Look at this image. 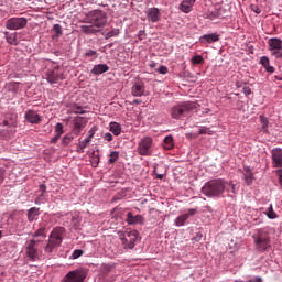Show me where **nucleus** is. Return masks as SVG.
<instances>
[{
  "instance_id": "412c9836",
  "label": "nucleus",
  "mask_w": 282,
  "mask_h": 282,
  "mask_svg": "<svg viewBox=\"0 0 282 282\" xmlns=\"http://www.w3.org/2000/svg\"><path fill=\"white\" fill-rule=\"evenodd\" d=\"M31 237L33 239H39V237H41L42 239H46V237H47V227H45V225L40 226V228L36 231L31 234Z\"/></svg>"
},
{
  "instance_id": "f03ea898",
  "label": "nucleus",
  "mask_w": 282,
  "mask_h": 282,
  "mask_svg": "<svg viewBox=\"0 0 282 282\" xmlns=\"http://www.w3.org/2000/svg\"><path fill=\"white\" fill-rule=\"evenodd\" d=\"M226 186H228V182H226L221 178L212 180V181L205 183V185L202 187V193L206 197H212V198L224 197V193H226V191H228V188Z\"/></svg>"
},
{
  "instance_id": "b1692460",
  "label": "nucleus",
  "mask_w": 282,
  "mask_h": 282,
  "mask_svg": "<svg viewBox=\"0 0 282 282\" xmlns=\"http://www.w3.org/2000/svg\"><path fill=\"white\" fill-rule=\"evenodd\" d=\"M260 65H262L268 74H274V66H270V58H268V56H262L260 58Z\"/></svg>"
},
{
  "instance_id": "5fc2aeb1",
  "label": "nucleus",
  "mask_w": 282,
  "mask_h": 282,
  "mask_svg": "<svg viewBox=\"0 0 282 282\" xmlns=\"http://www.w3.org/2000/svg\"><path fill=\"white\" fill-rule=\"evenodd\" d=\"M40 191L42 192V194L40 195V197H43V195H45V191H47V186H45V184H41V185H40Z\"/></svg>"
},
{
  "instance_id": "69168bd1",
  "label": "nucleus",
  "mask_w": 282,
  "mask_h": 282,
  "mask_svg": "<svg viewBox=\"0 0 282 282\" xmlns=\"http://www.w3.org/2000/svg\"><path fill=\"white\" fill-rule=\"evenodd\" d=\"M4 127H8V121H3Z\"/></svg>"
},
{
  "instance_id": "2f4dec72",
  "label": "nucleus",
  "mask_w": 282,
  "mask_h": 282,
  "mask_svg": "<svg viewBox=\"0 0 282 282\" xmlns=\"http://www.w3.org/2000/svg\"><path fill=\"white\" fill-rule=\"evenodd\" d=\"M73 141H74V137L72 134H66L62 139V144L63 147H69V144H72Z\"/></svg>"
},
{
  "instance_id": "aec40b11",
  "label": "nucleus",
  "mask_w": 282,
  "mask_h": 282,
  "mask_svg": "<svg viewBox=\"0 0 282 282\" xmlns=\"http://www.w3.org/2000/svg\"><path fill=\"white\" fill-rule=\"evenodd\" d=\"M195 1L197 0H183L180 4V10L185 14H188V12L193 10V6H195Z\"/></svg>"
},
{
  "instance_id": "f8f14e48",
  "label": "nucleus",
  "mask_w": 282,
  "mask_h": 282,
  "mask_svg": "<svg viewBox=\"0 0 282 282\" xmlns=\"http://www.w3.org/2000/svg\"><path fill=\"white\" fill-rule=\"evenodd\" d=\"M64 232H65V228L63 227L54 228L48 236V241L55 245L57 248H61V245L63 243Z\"/></svg>"
},
{
  "instance_id": "052dcab7",
  "label": "nucleus",
  "mask_w": 282,
  "mask_h": 282,
  "mask_svg": "<svg viewBox=\"0 0 282 282\" xmlns=\"http://www.w3.org/2000/svg\"><path fill=\"white\" fill-rule=\"evenodd\" d=\"M156 180H164V174H156Z\"/></svg>"
},
{
  "instance_id": "dca6fc26",
  "label": "nucleus",
  "mask_w": 282,
  "mask_h": 282,
  "mask_svg": "<svg viewBox=\"0 0 282 282\" xmlns=\"http://www.w3.org/2000/svg\"><path fill=\"white\" fill-rule=\"evenodd\" d=\"M217 41H219V34H217V33H209V34H205L199 37V42L203 45H206V43H208V44L217 43Z\"/></svg>"
},
{
  "instance_id": "f257e3e1",
  "label": "nucleus",
  "mask_w": 282,
  "mask_h": 282,
  "mask_svg": "<svg viewBox=\"0 0 282 282\" xmlns=\"http://www.w3.org/2000/svg\"><path fill=\"white\" fill-rule=\"evenodd\" d=\"M82 23H88L89 25H82L80 32L91 36V34H98L102 31V28L107 25V13L100 9H95L86 13Z\"/></svg>"
},
{
  "instance_id": "ea45409f",
  "label": "nucleus",
  "mask_w": 282,
  "mask_h": 282,
  "mask_svg": "<svg viewBox=\"0 0 282 282\" xmlns=\"http://www.w3.org/2000/svg\"><path fill=\"white\" fill-rule=\"evenodd\" d=\"M267 216L269 219H276V213L274 212V209L272 208V206H270Z\"/></svg>"
},
{
  "instance_id": "bf43d9fd",
  "label": "nucleus",
  "mask_w": 282,
  "mask_h": 282,
  "mask_svg": "<svg viewBox=\"0 0 282 282\" xmlns=\"http://www.w3.org/2000/svg\"><path fill=\"white\" fill-rule=\"evenodd\" d=\"M142 36H144V31L143 30H141V31H139V39L142 41Z\"/></svg>"
},
{
  "instance_id": "338daca9",
  "label": "nucleus",
  "mask_w": 282,
  "mask_h": 282,
  "mask_svg": "<svg viewBox=\"0 0 282 282\" xmlns=\"http://www.w3.org/2000/svg\"><path fill=\"white\" fill-rule=\"evenodd\" d=\"M274 78H275V80H281V78L279 76H275Z\"/></svg>"
},
{
  "instance_id": "393cba45",
  "label": "nucleus",
  "mask_w": 282,
  "mask_h": 282,
  "mask_svg": "<svg viewBox=\"0 0 282 282\" xmlns=\"http://www.w3.org/2000/svg\"><path fill=\"white\" fill-rule=\"evenodd\" d=\"M7 89L11 91V94L17 95L18 91L21 90V83L19 82H10L6 85Z\"/></svg>"
},
{
  "instance_id": "4468645a",
  "label": "nucleus",
  "mask_w": 282,
  "mask_h": 282,
  "mask_svg": "<svg viewBox=\"0 0 282 282\" xmlns=\"http://www.w3.org/2000/svg\"><path fill=\"white\" fill-rule=\"evenodd\" d=\"M271 158L274 169H282V150L275 148L271 151Z\"/></svg>"
},
{
  "instance_id": "774afa93",
  "label": "nucleus",
  "mask_w": 282,
  "mask_h": 282,
  "mask_svg": "<svg viewBox=\"0 0 282 282\" xmlns=\"http://www.w3.org/2000/svg\"><path fill=\"white\" fill-rule=\"evenodd\" d=\"M35 204H39V198H37V199H35Z\"/></svg>"
},
{
  "instance_id": "e433bc0d",
  "label": "nucleus",
  "mask_w": 282,
  "mask_h": 282,
  "mask_svg": "<svg viewBox=\"0 0 282 282\" xmlns=\"http://www.w3.org/2000/svg\"><path fill=\"white\" fill-rule=\"evenodd\" d=\"M86 58H98V52L89 50L85 53Z\"/></svg>"
},
{
  "instance_id": "6ab92c4d",
  "label": "nucleus",
  "mask_w": 282,
  "mask_h": 282,
  "mask_svg": "<svg viewBox=\"0 0 282 282\" xmlns=\"http://www.w3.org/2000/svg\"><path fill=\"white\" fill-rule=\"evenodd\" d=\"M132 96H134L137 98L144 96V83H142V82L135 83L132 86Z\"/></svg>"
},
{
  "instance_id": "bb28decb",
  "label": "nucleus",
  "mask_w": 282,
  "mask_h": 282,
  "mask_svg": "<svg viewBox=\"0 0 282 282\" xmlns=\"http://www.w3.org/2000/svg\"><path fill=\"white\" fill-rule=\"evenodd\" d=\"M39 215H41V213L39 212V208L36 207H32L28 210V221H30V224H32V221H34V219H36V217H39Z\"/></svg>"
},
{
  "instance_id": "20e7f679",
  "label": "nucleus",
  "mask_w": 282,
  "mask_h": 282,
  "mask_svg": "<svg viewBox=\"0 0 282 282\" xmlns=\"http://www.w3.org/2000/svg\"><path fill=\"white\" fill-rule=\"evenodd\" d=\"M44 78L50 85H57L61 80H65V74H63L61 66H55L54 68L45 72Z\"/></svg>"
},
{
  "instance_id": "8fccbe9b",
  "label": "nucleus",
  "mask_w": 282,
  "mask_h": 282,
  "mask_svg": "<svg viewBox=\"0 0 282 282\" xmlns=\"http://www.w3.org/2000/svg\"><path fill=\"white\" fill-rule=\"evenodd\" d=\"M252 12H256V14H261V8L257 4H251Z\"/></svg>"
},
{
  "instance_id": "37998d69",
  "label": "nucleus",
  "mask_w": 282,
  "mask_h": 282,
  "mask_svg": "<svg viewBox=\"0 0 282 282\" xmlns=\"http://www.w3.org/2000/svg\"><path fill=\"white\" fill-rule=\"evenodd\" d=\"M55 132H56L57 135H63V133H64V131H63V123H56Z\"/></svg>"
},
{
  "instance_id": "1a4fd4ad",
  "label": "nucleus",
  "mask_w": 282,
  "mask_h": 282,
  "mask_svg": "<svg viewBox=\"0 0 282 282\" xmlns=\"http://www.w3.org/2000/svg\"><path fill=\"white\" fill-rule=\"evenodd\" d=\"M253 238L257 248L261 252L265 251L267 248H270V237L268 236V234L259 230L258 234L253 236Z\"/></svg>"
},
{
  "instance_id": "ddd939ff",
  "label": "nucleus",
  "mask_w": 282,
  "mask_h": 282,
  "mask_svg": "<svg viewBox=\"0 0 282 282\" xmlns=\"http://www.w3.org/2000/svg\"><path fill=\"white\" fill-rule=\"evenodd\" d=\"M145 17L150 23H158L161 19L160 9L153 7L145 11Z\"/></svg>"
},
{
  "instance_id": "f704fd0d",
  "label": "nucleus",
  "mask_w": 282,
  "mask_h": 282,
  "mask_svg": "<svg viewBox=\"0 0 282 282\" xmlns=\"http://www.w3.org/2000/svg\"><path fill=\"white\" fill-rule=\"evenodd\" d=\"M120 34V30L113 29L112 31L106 33L105 39L106 41H109V39H113V36H118Z\"/></svg>"
},
{
  "instance_id": "09e8293b",
  "label": "nucleus",
  "mask_w": 282,
  "mask_h": 282,
  "mask_svg": "<svg viewBox=\"0 0 282 282\" xmlns=\"http://www.w3.org/2000/svg\"><path fill=\"white\" fill-rule=\"evenodd\" d=\"M185 215H187L188 218L194 217V215H197V209L191 208V209L187 210V213Z\"/></svg>"
},
{
  "instance_id": "864d4df0",
  "label": "nucleus",
  "mask_w": 282,
  "mask_h": 282,
  "mask_svg": "<svg viewBox=\"0 0 282 282\" xmlns=\"http://www.w3.org/2000/svg\"><path fill=\"white\" fill-rule=\"evenodd\" d=\"M209 131L210 130H208V128L202 127V128H199L198 133H199V135H204V134L208 133Z\"/></svg>"
},
{
  "instance_id": "39448f33",
  "label": "nucleus",
  "mask_w": 282,
  "mask_h": 282,
  "mask_svg": "<svg viewBox=\"0 0 282 282\" xmlns=\"http://www.w3.org/2000/svg\"><path fill=\"white\" fill-rule=\"evenodd\" d=\"M120 239L124 250H133L138 241V231H126L120 235Z\"/></svg>"
},
{
  "instance_id": "49530a36",
  "label": "nucleus",
  "mask_w": 282,
  "mask_h": 282,
  "mask_svg": "<svg viewBox=\"0 0 282 282\" xmlns=\"http://www.w3.org/2000/svg\"><path fill=\"white\" fill-rule=\"evenodd\" d=\"M158 72H159V74H162V75L164 76L165 74H169V67H166V66H160V67L158 68Z\"/></svg>"
},
{
  "instance_id": "e2e57ef3",
  "label": "nucleus",
  "mask_w": 282,
  "mask_h": 282,
  "mask_svg": "<svg viewBox=\"0 0 282 282\" xmlns=\"http://www.w3.org/2000/svg\"><path fill=\"white\" fill-rule=\"evenodd\" d=\"M279 184L282 187V174L279 175Z\"/></svg>"
},
{
  "instance_id": "2eb2a0df",
  "label": "nucleus",
  "mask_w": 282,
  "mask_h": 282,
  "mask_svg": "<svg viewBox=\"0 0 282 282\" xmlns=\"http://www.w3.org/2000/svg\"><path fill=\"white\" fill-rule=\"evenodd\" d=\"M126 221L129 226H135L138 224H143L144 217H142V215L133 216V213L130 212L127 214Z\"/></svg>"
},
{
  "instance_id": "6e6552de",
  "label": "nucleus",
  "mask_w": 282,
  "mask_h": 282,
  "mask_svg": "<svg viewBox=\"0 0 282 282\" xmlns=\"http://www.w3.org/2000/svg\"><path fill=\"white\" fill-rule=\"evenodd\" d=\"M269 51L274 58H282V40L279 37H271L268 41Z\"/></svg>"
},
{
  "instance_id": "9b49d317",
  "label": "nucleus",
  "mask_w": 282,
  "mask_h": 282,
  "mask_svg": "<svg viewBox=\"0 0 282 282\" xmlns=\"http://www.w3.org/2000/svg\"><path fill=\"white\" fill-rule=\"evenodd\" d=\"M28 25V19L25 18H10L6 22L7 30H23Z\"/></svg>"
},
{
  "instance_id": "7c9ffc66",
  "label": "nucleus",
  "mask_w": 282,
  "mask_h": 282,
  "mask_svg": "<svg viewBox=\"0 0 282 282\" xmlns=\"http://www.w3.org/2000/svg\"><path fill=\"white\" fill-rule=\"evenodd\" d=\"M6 39H7V43H9V45H18L19 44V42H17V35H14V34L6 33Z\"/></svg>"
},
{
  "instance_id": "a211bd4d",
  "label": "nucleus",
  "mask_w": 282,
  "mask_h": 282,
  "mask_svg": "<svg viewBox=\"0 0 282 282\" xmlns=\"http://www.w3.org/2000/svg\"><path fill=\"white\" fill-rule=\"evenodd\" d=\"M85 119L83 117H75L74 118V131L75 135H80V130L85 129Z\"/></svg>"
},
{
  "instance_id": "423d86ee",
  "label": "nucleus",
  "mask_w": 282,
  "mask_h": 282,
  "mask_svg": "<svg viewBox=\"0 0 282 282\" xmlns=\"http://www.w3.org/2000/svg\"><path fill=\"white\" fill-rule=\"evenodd\" d=\"M39 243H41V240L36 239H31L26 242L24 251L29 261H36L39 259Z\"/></svg>"
},
{
  "instance_id": "cd10ccee",
  "label": "nucleus",
  "mask_w": 282,
  "mask_h": 282,
  "mask_svg": "<svg viewBox=\"0 0 282 282\" xmlns=\"http://www.w3.org/2000/svg\"><path fill=\"white\" fill-rule=\"evenodd\" d=\"M163 147L166 151H171V149H173V147H175V142L173 141L172 135H167L164 138Z\"/></svg>"
},
{
  "instance_id": "6e6d98bb",
  "label": "nucleus",
  "mask_w": 282,
  "mask_h": 282,
  "mask_svg": "<svg viewBox=\"0 0 282 282\" xmlns=\"http://www.w3.org/2000/svg\"><path fill=\"white\" fill-rule=\"evenodd\" d=\"M61 140V134H56L54 138L51 139V144H56Z\"/></svg>"
},
{
  "instance_id": "680f3d73",
  "label": "nucleus",
  "mask_w": 282,
  "mask_h": 282,
  "mask_svg": "<svg viewBox=\"0 0 282 282\" xmlns=\"http://www.w3.org/2000/svg\"><path fill=\"white\" fill-rule=\"evenodd\" d=\"M158 64L155 63V62H151L150 63V67L152 68V69H155V66H156Z\"/></svg>"
},
{
  "instance_id": "0e129e2a",
  "label": "nucleus",
  "mask_w": 282,
  "mask_h": 282,
  "mask_svg": "<svg viewBox=\"0 0 282 282\" xmlns=\"http://www.w3.org/2000/svg\"><path fill=\"white\" fill-rule=\"evenodd\" d=\"M0 184H3V175L0 174Z\"/></svg>"
},
{
  "instance_id": "a19ab883",
  "label": "nucleus",
  "mask_w": 282,
  "mask_h": 282,
  "mask_svg": "<svg viewBox=\"0 0 282 282\" xmlns=\"http://www.w3.org/2000/svg\"><path fill=\"white\" fill-rule=\"evenodd\" d=\"M53 31L55 32L56 36H61L63 34V29L61 28V24H54Z\"/></svg>"
},
{
  "instance_id": "a878e982",
  "label": "nucleus",
  "mask_w": 282,
  "mask_h": 282,
  "mask_svg": "<svg viewBox=\"0 0 282 282\" xmlns=\"http://www.w3.org/2000/svg\"><path fill=\"white\" fill-rule=\"evenodd\" d=\"M109 131L113 133V135H120L122 133V126L118 122H110Z\"/></svg>"
},
{
  "instance_id": "79ce46f5",
  "label": "nucleus",
  "mask_w": 282,
  "mask_h": 282,
  "mask_svg": "<svg viewBox=\"0 0 282 282\" xmlns=\"http://www.w3.org/2000/svg\"><path fill=\"white\" fill-rule=\"evenodd\" d=\"M83 253L84 252L80 249L74 250L72 253V259H79V257H83Z\"/></svg>"
},
{
  "instance_id": "9d476101",
  "label": "nucleus",
  "mask_w": 282,
  "mask_h": 282,
  "mask_svg": "<svg viewBox=\"0 0 282 282\" xmlns=\"http://www.w3.org/2000/svg\"><path fill=\"white\" fill-rule=\"evenodd\" d=\"M87 279V271L83 269H77L74 271L68 272L63 282H83Z\"/></svg>"
},
{
  "instance_id": "0eeeda50",
  "label": "nucleus",
  "mask_w": 282,
  "mask_h": 282,
  "mask_svg": "<svg viewBox=\"0 0 282 282\" xmlns=\"http://www.w3.org/2000/svg\"><path fill=\"white\" fill-rule=\"evenodd\" d=\"M151 149H153V138L143 137L138 143L137 151L139 155L147 156V155H151L152 153Z\"/></svg>"
},
{
  "instance_id": "5701e85b",
  "label": "nucleus",
  "mask_w": 282,
  "mask_h": 282,
  "mask_svg": "<svg viewBox=\"0 0 282 282\" xmlns=\"http://www.w3.org/2000/svg\"><path fill=\"white\" fill-rule=\"evenodd\" d=\"M106 72H109V66L107 64H97L91 69V74H94L95 76L105 74Z\"/></svg>"
},
{
  "instance_id": "603ef678",
  "label": "nucleus",
  "mask_w": 282,
  "mask_h": 282,
  "mask_svg": "<svg viewBox=\"0 0 282 282\" xmlns=\"http://www.w3.org/2000/svg\"><path fill=\"white\" fill-rule=\"evenodd\" d=\"M104 140H106L107 142H111V140H113V134H111L110 132H107L104 135Z\"/></svg>"
},
{
  "instance_id": "a18cd8bd",
  "label": "nucleus",
  "mask_w": 282,
  "mask_h": 282,
  "mask_svg": "<svg viewBox=\"0 0 282 282\" xmlns=\"http://www.w3.org/2000/svg\"><path fill=\"white\" fill-rule=\"evenodd\" d=\"M89 142H91L89 139H84L83 141H79V145L82 149H87V145L89 144Z\"/></svg>"
},
{
  "instance_id": "3c124183",
  "label": "nucleus",
  "mask_w": 282,
  "mask_h": 282,
  "mask_svg": "<svg viewBox=\"0 0 282 282\" xmlns=\"http://www.w3.org/2000/svg\"><path fill=\"white\" fill-rule=\"evenodd\" d=\"M242 93L245 94V96H250V94H252V89L248 86H245L242 88Z\"/></svg>"
},
{
  "instance_id": "7ed1b4c3",
  "label": "nucleus",
  "mask_w": 282,
  "mask_h": 282,
  "mask_svg": "<svg viewBox=\"0 0 282 282\" xmlns=\"http://www.w3.org/2000/svg\"><path fill=\"white\" fill-rule=\"evenodd\" d=\"M195 109H196L195 104L187 101L178 106H174L171 110V116L175 120H180V118H184V116H188V113H191V111Z\"/></svg>"
},
{
  "instance_id": "de8ad7c7",
  "label": "nucleus",
  "mask_w": 282,
  "mask_h": 282,
  "mask_svg": "<svg viewBox=\"0 0 282 282\" xmlns=\"http://www.w3.org/2000/svg\"><path fill=\"white\" fill-rule=\"evenodd\" d=\"M73 112L74 113H85V110H83V107H80V106H75V107H73Z\"/></svg>"
},
{
  "instance_id": "f3484780",
  "label": "nucleus",
  "mask_w": 282,
  "mask_h": 282,
  "mask_svg": "<svg viewBox=\"0 0 282 282\" xmlns=\"http://www.w3.org/2000/svg\"><path fill=\"white\" fill-rule=\"evenodd\" d=\"M24 118L30 122V124H39V122H41V116L33 110H28Z\"/></svg>"
},
{
  "instance_id": "c9c22d12",
  "label": "nucleus",
  "mask_w": 282,
  "mask_h": 282,
  "mask_svg": "<svg viewBox=\"0 0 282 282\" xmlns=\"http://www.w3.org/2000/svg\"><path fill=\"white\" fill-rule=\"evenodd\" d=\"M260 122L262 124V131H268V124H269L268 118L264 116H260Z\"/></svg>"
},
{
  "instance_id": "72a5a7b5",
  "label": "nucleus",
  "mask_w": 282,
  "mask_h": 282,
  "mask_svg": "<svg viewBox=\"0 0 282 282\" xmlns=\"http://www.w3.org/2000/svg\"><path fill=\"white\" fill-rule=\"evenodd\" d=\"M192 64L204 65V57H202V55H195L194 57H192Z\"/></svg>"
},
{
  "instance_id": "4d7b16f0",
  "label": "nucleus",
  "mask_w": 282,
  "mask_h": 282,
  "mask_svg": "<svg viewBox=\"0 0 282 282\" xmlns=\"http://www.w3.org/2000/svg\"><path fill=\"white\" fill-rule=\"evenodd\" d=\"M77 153H85V148H82L79 143L77 145Z\"/></svg>"
},
{
  "instance_id": "13d9d810",
  "label": "nucleus",
  "mask_w": 282,
  "mask_h": 282,
  "mask_svg": "<svg viewBox=\"0 0 282 282\" xmlns=\"http://www.w3.org/2000/svg\"><path fill=\"white\" fill-rule=\"evenodd\" d=\"M229 185L231 186V193H234V195H236V194H237V191H236V188H235V184L229 183Z\"/></svg>"
},
{
  "instance_id": "4be33fe9",
  "label": "nucleus",
  "mask_w": 282,
  "mask_h": 282,
  "mask_svg": "<svg viewBox=\"0 0 282 282\" xmlns=\"http://www.w3.org/2000/svg\"><path fill=\"white\" fill-rule=\"evenodd\" d=\"M243 180L247 186H251L252 182H254V174L252 173V170H250V167H245Z\"/></svg>"
},
{
  "instance_id": "c756f323",
  "label": "nucleus",
  "mask_w": 282,
  "mask_h": 282,
  "mask_svg": "<svg viewBox=\"0 0 282 282\" xmlns=\"http://www.w3.org/2000/svg\"><path fill=\"white\" fill-rule=\"evenodd\" d=\"M186 221H188V215L183 214L175 219V226H184Z\"/></svg>"
},
{
  "instance_id": "58836bf2",
  "label": "nucleus",
  "mask_w": 282,
  "mask_h": 282,
  "mask_svg": "<svg viewBox=\"0 0 282 282\" xmlns=\"http://www.w3.org/2000/svg\"><path fill=\"white\" fill-rule=\"evenodd\" d=\"M96 131H98V128L95 126L88 131V137L86 139H88L91 142L94 135H96Z\"/></svg>"
},
{
  "instance_id": "c03bdc74",
  "label": "nucleus",
  "mask_w": 282,
  "mask_h": 282,
  "mask_svg": "<svg viewBox=\"0 0 282 282\" xmlns=\"http://www.w3.org/2000/svg\"><path fill=\"white\" fill-rule=\"evenodd\" d=\"M115 270H116V268L111 264H107V265L104 267V272L106 274H109V272H113Z\"/></svg>"
},
{
  "instance_id": "473e14b6",
  "label": "nucleus",
  "mask_w": 282,
  "mask_h": 282,
  "mask_svg": "<svg viewBox=\"0 0 282 282\" xmlns=\"http://www.w3.org/2000/svg\"><path fill=\"white\" fill-rule=\"evenodd\" d=\"M58 248L57 246H55L54 243L47 242V245L44 247V252H46V254H52V252H54V249Z\"/></svg>"
},
{
  "instance_id": "c85d7f7f",
  "label": "nucleus",
  "mask_w": 282,
  "mask_h": 282,
  "mask_svg": "<svg viewBox=\"0 0 282 282\" xmlns=\"http://www.w3.org/2000/svg\"><path fill=\"white\" fill-rule=\"evenodd\" d=\"M224 9H218L209 13V19H224Z\"/></svg>"
},
{
  "instance_id": "4c0bfd02",
  "label": "nucleus",
  "mask_w": 282,
  "mask_h": 282,
  "mask_svg": "<svg viewBox=\"0 0 282 282\" xmlns=\"http://www.w3.org/2000/svg\"><path fill=\"white\" fill-rule=\"evenodd\" d=\"M117 161H118V152L113 151L109 155V164H113Z\"/></svg>"
}]
</instances>
